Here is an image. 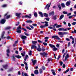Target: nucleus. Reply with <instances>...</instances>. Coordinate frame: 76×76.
Instances as JSON below:
<instances>
[{"instance_id":"obj_1","label":"nucleus","mask_w":76,"mask_h":76,"mask_svg":"<svg viewBox=\"0 0 76 76\" xmlns=\"http://www.w3.org/2000/svg\"><path fill=\"white\" fill-rule=\"evenodd\" d=\"M40 54L42 57H43V58H44V56L45 57H47V56H48V53L45 52H44L43 53H40Z\"/></svg>"},{"instance_id":"obj_2","label":"nucleus","mask_w":76,"mask_h":76,"mask_svg":"<svg viewBox=\"0 0 76 76\" xmlns=\"http://www.w3.org/2000/svg\"><path fill=\"white\" fill-rule=\"evenodd\" d=\"M58 35H67L68 34V33L67 32H59L58 33Z\"/></svg>"},{"instance_id":"obj_3","label":"nucleus","mask_w":76,"mask_h":76,"mask_svg":"<svg viewBox=\"0 0 76 76\" xmlns=\"http://www.w3.org/2000/svg\"><path fill=\"white\" fill-rule=\"evenodd\" d=\"M46 24L44 25H42L40 26V28H45V26H48V22H45Z\"/></svg>"},{"instance_id":"obj_4","label":"nucleus","mask_w":76,"mask_h":76,"mask_svg":"<svg viewBox=\"0 0 76 76\" xmlns=\"http://www.w3.org/2000/svg\"><path fill=\"white\" fill-rule=\"evenodd\" d=\"M8 13V12H7V13H6L4 15V18H6V19H9V18H10V15H7V14Z\"/></svg>"},{"instance_id":"obj_5","label":"nucleus","mask_w":76,"mask_h":76,"mask_svg":"<svg viewBox=\"0 0 76 76\" xmlns=\"http://www.w3.org/2000/svg\"><path fill=\"white\" fill-rule=\"evenodd\" d=\"M51 3H50V4H48L46 6V7L45 8V9H47V10H49V8L50 7V6H51Z\"/></svg>"},{"instance_id":"obj_6","label":"nucleus","mask_w":76,"mask_h":76,"mask_svg":"<svg viewBox=\"0 0 76 76\" xmlns=\"http://www.w3.org/2000/svg\"><path fill=\"white\" fill-rule=\"evenodd\" d=\"M52 38H55L56 39H58V40H60V38H59V37L57 36H53L52 37Z\"/></svg>"},{"instance_id":"obj_7","label":"nucleus","mask_w":76,"mask_h":76,"mask_svg":"<svg viewBox=\"0 0 76 76\" xmlns=\"http://www.w3.org/2000/svg\"><path fill=\"white\" fill-rule=\"evenodd\" d=\"M6 22V20L5 19H3L1 21V23L2 24H4Z\"/></svg>"},{"instance_id":"obj_8","label":"nucleus","mask_w":76,"mask_h":76,"mask_svg":"<svg viewBox=\"0 0 76 76\" xmlns=\"http://www.w3.org/2000/svg\"><path fill=\"white\" fill-rule=\"evenodd\" d=\"M29 16L27 15H25L24 17L25 18H29V19H31V16H32V15L31 14H29Z\"/></svg>"},{"instance_id":"obj_9","label":"nucleus","mask_w":76,"mask_h":76,"mask_svg":"<svg viewBox=\"0 0 76 76\" xmlns=\"http://www.w3.org/2000/svg\"><path fill=\"white\" fill-rule=\"evenodd\" d=\"M20 15H21V13H16V16L18 17V18H20Z\"/></svg>"},{"instance_id":"obj_10","label":"nucleus","mask_w":76,"mask_h":76,"mask_svg":"<svg viewBox=\"0 0 76 76\" xmlns=\"http://www.w3.org/2000/svg\"><path fill=\"white\" fill-rule=\"evenodd\" d=\"M70 3H71V1H69L66 2V6H69V5L70 4Z\"/></svg>"},{"instance_id":"obj_11","label":"nucleus","mask_w":76,"mask_h":76,"mask_svg":"<svg viewBox=\"0 0 76 76\" xmlns=\"http://www.w3.org/2000/svg\"><path fill=\"white\" fill-rule=\"evenodd\" d=\"M58 31H66L65 28L64 29L63 28H59L58 29Z\"/></svg>"},{"instance_id":"obj_12","label":"nucleus","mask_w":76,"mask_h":76,"mask_svg":"<svg viewBox=\"0 0 76 76\" xmlns=\"http://www.w3.org/2000/svg\"><path fill=\"white\" fill-rule=\"evenodd\" d=\"M21 38L23 39H26L27 38V37L25 36H22Z\"/></svg>"},{"instance_id":"obj_13","label":"nucleus","mask_w":76,"mask_h":76,"mask_svg":"<svg viewBox=\"0 0 76 76\" xmlns=\"http://www.w3.org/2000/svg\"><path fill=\"white\" fill-rule=\"evenodd\" d=\"M39 15H40L41 17H42V18L44 17V15H43V14H42V12H39Z\"/></svg>"},{"instance_id":"obj_14","label":"nucleus","mask_w":76,"mask_h":76,"mask_svg":"<svg viewBox=\"0 0 76 76\" xmlns=\"http://www.w3.org/2000/svg\"><path fill=\"white\" fill-rule=\"evenodd\" d=\"M34 48L36 49L37 47L35 45H31V49H34Z\"/></svg>"},{"instance_id":"obj_15","label":"nucleus","mask_w":76,"mask_h":76,"mask_svg":"<svg viewBox=\"0 0 76 76\" xmlns=\"http://www.w3.org/2000/svg\"><path fill=\"white\" fill-rule=\"evenodd\" d=\"M34 74L36 75H38V71L37 70H36L34 72Z\"/></svg>"},{"instance_id":"obj_16","label":"nucleus","mask_w":76,"mask_h":76,"mask_svg":"<svg viewBox=\"0 0 76 76\" xmlns=\"http://www.w3.org/2000/svg\"><path fill=\"white\" fill-rule=\"evenodd\" d=\"M37 43V42L36 41H32V44H33L34 45H35Z\"/></svg>"},{"instance_id":"obj_17","label":"nucleus","mask_w":76,"mask_h":76,"mask_svg":"<svg viewBox=\"0 0 76 76\" xmlns=\"http://www.w3.org/2000/svg\"><path fill=\"white\" fill-rule=\"evenodd\" d=\"M32 62L33 64L34 65H35V64H36V63H37V60H34V61H33V62Z\"/></svg>"},{"instance_id":"obj_18","label":"nucleus","mask_w":76,"mask_h":76,"mask_svg":"<svg viewBox=\"0 0 76 76\" xmlns=\"http://www.w3.org/2000/svg\"><path fill=\"white\" fill-rule=\"evenodd\" d=\"M15 57H16V58H20L21 57H22V56H20L19 55H17L15 56Z\"/></svg>"},{"instance_id":"obj_19","label":"nucleus","mask_w":76,"mask_h":76,"mask_svg":"<svg viewBox=\"0 0 76 76\" xmlns=\"http://www.w3.org/2000/svg\"><path fill=\"white\" fill-rule=\"evenodd\" d=\"M51 71L53 75H56V74L54 70H53V69H52Z\"/></svg>"},{"instance_id":"obj_20","label":"nucleus","mask_w":76,"mask_h":76,"mask_svg":"<svg viewBox=\"0 0 76 76\" xmlns=\"http://www.w3.org/2000/svg\"><path fill=\"white\" fill-rule=\"evenodd\" d=\"M49 45L51 48H53L54 47H55V45H52L51 44H49Z\"/></svg>"},{"instance_id":"obj_21","label":"nucleus","mask_w":76,"mask_h":76,"mask_svg":"<svg viewBox=\"0 0 76 76\" xmlns=\"http://www.w3.org/2000/svg\"><path fill=\"white\" fill-rule=\"evenodd\" d=\"M28 55H26V57L24 58L25 61H26V59H28Z\"/></svg>"},{"instance_id":"obj_22","label":"nucleus","mask_w":76,"mask_h":76,"mask_svg":"<svg viewBox=\"0 0 76 76\" xmlns=\"http://www.w3.org/2000/svg\"><path fill=\"white\" fill-rule=\"evenodd\" d=\"M37 49L38 51L39 52L41 51L42 50V49L40 48H38Z\"/></svg>"},{"instance_id":"obj_23","label":"nucleus","mask_w":76,"mask_h":76,"mask_svg":"<svg viewBox=\"0 0 76 76\" xmlns=\"http://www.w3.org/2000/svg\"><path fill=\"white\" fill-rule=\"evenodd\" d=\"M64 17V15H61V16L59 18L60 20H61V19L62 18H63Z\"/></svg>"},{"instance_id":"obj_24","label":"nucleus","mask_w":76,"mask_h":76,"mask_svg":"<svg viewBox=\"0 0 76 76\" xmlns=\"http://www.w3.org/2000/svg\"><path fill=\"white\" fill-rule=\"evenodd\" d=\"M5 34L4 31L3 32L2 34L1 35V38H6V37H3V36H4V34Z\"/></svg>"},{"instance_id":"obj_25","label":"nucleus","mask_w":76,"mask_h":76,"mask_svg":"<svg viewBox=\"0 0 76 76\" xmlns=\"http://www.w3.org/2000/svg\"><path fill=\"white\" fill-rule=\"evenodd\" d=\"M54 48L53 49V50L54 51H57V50L58 49L57 48L54 47Z\"/></svg>"},{"instance_id":"obj_26","label":"nucleus","mask_w":76,"mask_h":76,"mask_svg":"<svg viewBox=\"0 0 76 76\" xmlns=\"http://www.w3.org/2000/svg\"><path fill=\"white\" fill-rule=\"evenodd\" d=\"M53 19L55 20L57 19V15H54L53 18Z\"/></svg>"},{"instance_id":"obj_27","label":"nucleus","mask_w":76,"mask_h":76,"mask_svg":"<svg viewBox=\"0 0 76 76\" xmlns=\"http://www.w3.org/2000/svg\"><path fill=\"white\" fill-rule=\"evenodd\" d=\"M3 67L5 69H7V65H4L3 66Z\"/></svg>"},{"instance_id":"obj_28","label":"nucleus","mask_w":76,"mask_h":76,"mask_svg":"<svg viewBox=\"0 0 76 76\" xmlns=\"http://www.w3.org/2000/svg\"><path fill=\"white\" fill-rule=\"evenodd\" d=\"M71 29V28H65V31H68V30H70Z\"/></svg>"},{"instance_id":"obj_29","label":"nucleus","mask_w":76,"mask_h":76,"mask_svg":"<svg viewBox=\"0 0 76 76\" xmlns=\"http://www.w3.org/2000/svg\"><path fill=\"white\" fill-rule=\"evenodd\" d=\"M26 22L27 23H32L33 21L31 20H27Z\"/></svg>"},{"instance_id":"obj_30","label":"nucleus","mask_w":76,"mask_h":76,"mask_svg":"<svg viewBox=\"0 0 76 76\" xmlns=\"http://www.w3.org/2000/svg\"><path fill=\"white\" fill-rule=\"evenodd\" d=\"M21 55L23 57L25 55V52H23V53H21Z\"/></svg>"},{"instance_id":"obj_31","label":"nucleus","mask_w":76,"mask_h":76,"mask_svg":"<svg viewBox=\"0 0 76 76\" xmlns=\"http://www.w3.org/2000/svg\"><path fill=\"white\" fill-rule=\"evenodd\" d=\"M61 6L62 7H65V5L64 3L61 4Z\"/></svg>"},{"instance_id":"obj_32","label":"nucleus","mask_w":76,"mask_h":76,"mask_svg":"<svg viewBox=\"0 0 76 76\" xmlns=\"http://www.w3.org/2000/svg\"><path fill=\"white\" fill-rule=\"evenodd\" d=\"M43 15L44 16H45V17H48V15L47 14L45 13L43 14Z\"/></svg>"},{"instance_id":"obj_33","label":"nucleus","mask_w":76,"mask_h":76,"mask_svg":"<svg viewBox=\"0 0 76 76\" xmlns=\"http://www.w3.org/2000/svg\"><path fill=\"white\" fill-rule=\"evenodd\" d=\"M58 7L59 8L60 10H61V6L60 4H58Z\"/></svg>"},{"instance_id":"obj_34","label":"nucleus","mask_w":76,"mask_h":76,"mask_svg":"<svg viewBox=\"0 0 76 76\" xmlns=\"http://www.w3.org/2000/svg\"><path fill=\"white\" fill-rule=\"evenodd\" d=\"M6 6H7V4H4L1 6V7H5Z\"/></svg>"},{"instance_id":"obj_35","label":"nucleus","mask_w":76,"mask_h":76,"mask_svg":"<svg viewBox=\"0 0 76 76\" xmlns=\"http://www.w3.org/2000/svg\"><path fill=\"white\" fill-rule=\"evenodd\" d=\"M69 68L68 69H67V70H66V71H65L64 72V73H67V72H69Z\"/></svg>"},{"instance_id":"obj_36","label":"nucleus","mask_w":76,"mask_h":76,"mask_svg":"<svg viewBox=\"0 0 76 76\" xmlns=\"http://www.w3.org/2000/svg\"><path fill=\"white\" fill-rule=\"evenodd\" d=\"M11 28L10 27H7L5 28V29H10Z\"/></svg>"},{"instance_id":"obj_37","label":"nucleus","mask_w":76,"mask_h":76,"mask_svg":"<svg viewBox=\"0 0 76 76\" xmlns=\"http://www.w3.org/2000/svg\"><path fill=\"white\" fill-rule=\"evenodd\" d=\"M54 15V12H52L49 13V15Z\"/></svg>"},{"instance_id":"obj_38","label":"nucleus","mask_w":76,"mask_h":76,"mask_svg":"<svg viewBox=\"0 0 76 76\" xmlns=\"http://www.w3.org/2000/svg\"><path fill=\"white\" fill-rule=\"evenodd\" d=\"M56 25H57V24H55L53 26V28H56Z\"/></svg>"},{"instance_id":"obj_39","label":"nucleus","mask_w":76,"mask_h":76,"mask_svg":"<svg viewBox=\"0 0 76 76\" xmlns=\"http://www.w3.org/2000/svg\"><path fill=\"white\" fill-rule=\"evenodd\" d=\"M28 54H29V56H31V55H32V51H31V50H30V51Z\"/></svg>"},{"instance_id":"obj_40","label":"nucleus","mask_w":76,"mask_h":76,"mask_svg":"<svg viewBox=\"0 0 76 76\" xmlns=\"http://www.w3.org/2000/svg\"><path fill=\"white\" fill-rule=\"evenodd\" d=\"M34 16L35 17H37V13L35 12L34 13Z\"/></svg>"},{"instance_id":"obj_41","label":"nucleus","mask_w":76,"mask_h":76,"mask_svg":"<svg viewBox=\"0 0 76 76\" xmlns=\"http://www.w3.org/2000/svg\"><path fill=\"white\" fill-rule=\"evenodd\" d=\"M16 32H18V33H21V30H17Z\"/></svg>"},{"instance_id":"obj_42","label":"nucleus","mask_w":76,"mask_h":76,"mask_svg":"<svg viewBox=\"0 0 76 76\" xmlns=\"http://www.w3.org/2000/svg\"><path fill=\"white\" fill-rule=\"evenodd\" d=\"M7 53L9 54L10 53V50H9V49H8L7 50Z\"/></svg>"},{"instance_id":"obj_43","label":"nucleus","mask_w":76,"mask_h":76,"mask_svg":"<svg viewBox=\"0 0 76 76\" xmlns=\"http://www.w3.org/2000/svg\"><path fill=\"white\" fill-rule=\"evenodd\" d=\"M21 29V27L20 26H19L17 28V30H20Z\"/></svg>"},{"instance_id":"obj_44","label":"nucleus","mask_w":76,"mask_h":76,"mask_svg":"<svg viewBox=\"0 0 76 76\" xmlns=\"http://www.w3.org/2000/svg\"><path fill=\"white\" fill-rule=\"evenodd\" d=\"M39 72L41 74L42 73V69H39Z\"/></svg>"},{"instance_id":"obj_45","label":"nucleus","mask_w":76,"mask_h":76,"mask_svg":"<svg viewBox=\"0 0 76 76\" xmlns=\"http://www.w3.org/2000/svg\"><path fill=\"white\" fill-rule=\"evenodd\" d=\"M61 25H58L56 26V28H60V27H61Z\"/></svg>"},{"instance_id":"obj_46","label":"nucleus","mask_w":76,"mask_h":76,"mask_svg":"<svg viewBox=\"0 0 76 76\" xmlns=\"http://www.w3.org/2000/svg\"><path fill=\"white\" fill-rule=\"evenodd\" d=\"M26 28H27V29H29V30H31V28H30L29 27L27 26Z\"/></svg>"},{"instance_id":"obj_47","label":"nucleus","mask_w":76,"mask_h":76,"mask_svg":"<svg viewBox=\"0 0 76 76\" xmlns=\"http://www.w3.org/2000/svg\"><path fill=\"white\" fill-rule=\"evenodd\" d=\"M45 19H46V20H47V21H49L50 20L49 18H45Z\"/></svg>"},{"instance_id":"obj_48","label":"nucleus","mask_w":76,"mask_h":76,"mask_svg":"<svg viewBox=\"0 0 76 76\" xmlns=\"http://www.w3.org/2000/svg\"><path fill=\"white\" fill-rule=\"evenodd\" d=\"M69 38H70V39H72V40H74V38H73V37H72V36H71Z\"/></svg>"},{"instance_id":"obj_49","label":"nucleus","mask_w":76,"mask_h":76,"mask_svg":"<svg viewBox=\"0 0 76 76\" xmlns=\"http://www.w3.org/2000/svg\"><path fill=\"white\" fill-rule=\"evenodd\" d=\"M24 63L25 64L26 66H28V64L25 61H24Z\"/></svg>"},{"instance_id":"obj_50","label":"nucleus","mask_w":76,"mask_h":76,"mask_svg":"<svg viewBox=\"0 0 76 76\" xmlns=\"http://www.w3.org/2000/svg\"><path fill=\"white\" fill-rule=\"evenodd\" d=\"M32 25H33V26H37V24H33Z\"/></svg>"},{"instance_id":"obj_51","label":"nucleus","mask_w":76,"mask_h":76,"mask_svg":"<svg viewBox=\"0 0 76 76\" xmlns=\"http://www.w3.org/2000/svg\"><path fill=\"white\" fill-rule=\"evenodd\" d=\"M12 60H13V61H15V56H12Z\"/></svg>"},{"instance_id":"obj_52","label":"nucleus","mask_w":76,"mask_h":76,"mask_svg":"<svg viewBox=\"0 0 76 76\" xmlns=\"http://www.w3.org/2000/svg\"><path fill=\"white\" fill-rule=\"evenodd\" d=\"M38 42H39V43H42V41H41L39 40H38Z\"/></svg>"},{"instance_id":"obj_53","label":"nucleus","mask_w":76,"mask_h":76,"mask_svg":"<svg viewBox=\"0 0 76 76\" xmlns=\"http://www.w3.org/2000/svg\"><path fill=\"white\" fill-rule=\"evenodd\" d=\"M25 34L27 36H29V34H28L27 33H26L25 32H24Z\"/></svg>"},{"instance_id":"obj_54","label":"nucleus","mask_w":76,"mask_h":76,"mask_svg":"<svg viewBox=\"0 0 76 76\" xmlns=\"http://www.w3.org/2000/svg\"><path fill=\"white\" fill-rule=\"evenodd\" d=\"M10 38V36H8L7 37H6V38L7 39H9Z\"/></svg>"},{"instance_id":"obj_55","label":"nucleus","mask_w":76,"mask_h":76,"mask_svg":"<svg viewBox=\"0 0 76 76\" xmlns=\"http://www.w3.org/2000/svg\"><path fill=\"white\" fill-rule=\"evenodd\" d=\"M56 47L57 48H59L60 47V45H58V44H57L56 45Z\"/></svg>"},{"instance_id":"obj_56","label":"nucleus","mask_w":76,"mask_h":76,"mask_svg":"<svg viewBox=\"0 0 76 76\" xmlns=\"http://www.w3.org/2000/svg\"><path fill=\"white\" fill-rule=\"evenodd\" d=\"M30 27H31V28H32V29H34V27L33 26H32V25H30L29 26Z\"/></svg>"},{"instance_id":"obj_57","label":"nucleus","mask_w":76,"mask_h":76,"mask_svg":"<svg viewBox=\"0 0 76 76\" xmlns=\"http://www.w3.org/2000/svg\"><path fill=\"white\" fill-rule=\"evenodd\" d=\"M24 75L25 76H28V74H27V73H25Z\"/></svg>"},{"instance_id":"obj_58","label":"nucleus","mask_w":76,"mask_h":76,"mask_svg":"<svg viewBox=\"0 0 76 76\" xmlns=\"http://www.w3.org/2000/svg\"><path fill=\"white\" fill-rule=\"evenodd\" d=\"M63 13H64V14H67V12L65 11L63 12Z\"/></svg>"},{"instance_id":"obj_59","label":"nucleus","mask_w":76,"mask_h":76,"mask_svg":"<svg viewBox=\"0 0 76 76\" xmlns=\"http://www.w3.org/2000/svg\"><path fill=\"white\" fill-rule=\"evenodd\" d=\"M25 68H26V70H28V66H26Z\"/></svg>"},{"instance_id":"obj_60","label":"nucleus","mask_w":76,"mask_h":76,"mask_svg":"<svg viewBox=\"0 0 76 76\" xmlns=\"http://www.w3.org/2000/svg\"><path fill=\"white\" fill-rule=\"evenodd\" d=\"M60 65L61 66H62V65H63V62L62 61H61L60 63Z\"/></svg>"},{"instance_id":"obj_61","label":"nucleus","mask_w":76,"mask_h":76,"mask_svg":"<svg viewBox=\"0 0 76 76\" xmlns=\"http://www.w3.org/2000/svg\"><path fill=\"white\" fill-rule=\"evenodd\" d=\"M43 44L44 45H47V43L45 42H44Z\"/></svg>"},{"instance_id":"obj_62","label":"nucleus","mask_w":76,"mask_h":76,"mask_svg":"<svg viewBox=\"0 0 76 76\" xmlns=\"http://www.w3.org/2000/svg\"><path fill=\"white\" fill-rule=\"evenodd\" d=\"M76 22H73L72 23V24L73 25H76Z\"/></svg>"},{"instance_id":"obj_63","label":"nucleus","mask_w":76,"mask_h":76,"mask_svg":"<svg viewBox=\"0 0 76 76\" xmlns=\"http://www.w3.org/2000/svg\"><path fill=\"white\" fill-rule=\"evenodd\" d=\"M72 15V13H68L67 15V16H70V15Z\"/></svg>"},{"instance_id":"obj_64","label":"nucleus","mask_w":76,"mask_h":76,"mask_svg":"<svg viewBox=\"0 0 76 76\" xmlns=\"http://www.w3.org/2000/svg\"><path fill=\"white\" fill-rule=\"evenodd\" d=\"M42 51L44 52L45 51V49H44V48H42Z\"/></svg>"}]
</instances>
